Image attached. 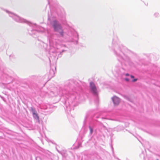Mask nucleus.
Masks as SVG:
<instances>
[{"label": "nucleus", "mask_w": 160, "mask_h": 160, "mask_svg": "<svg viewBox=\"0 0 160 160\" xmlns=\"http://www.w3.org/2000/svg\"><path fill=\"white\" fill-rule=\"evenodd\" d=\"M90 132L91 133H92L93 132V129L91 127H90Z\"/></svg>", "instance_id": "5"}, {"label": "nucleus", "mask_w": 160, "mask_h": 160, "mask_svg": "<svg viewBox=\"0 0 160 160\" xmlns=\"http://www.w3.org/2000/svg\"><path fill=\"white\" fill-rule=\"evenodd\" d=\"M131 77L132 78H134V76H133L132 75H131Z\"/></svg>", "instance_id": "7"}, {"label": "nucleus", "mask_w": 160, "mask_h": 160, "mask_svg": "<svg viewBox=\"0 0 160 160\" xmlns=\"http://www.w3.org/2000/svg\"><path fill=\"white\" fill-rule=\"evenodd\" d=\"M126 76H129V74H128L127 73V74H126Z\"/></svg>", "instance_id": "9"}, {"label": "nucleus", "mask_w": 160, "mask_h": 160, "mask_svg": "<svg viewBox=\"0 0 160 160\" xmlns=\"http://www.w3.org/2000/svg\"><path fill=\"white\" fill-rule=\"evenodd\" d=\"M137 79H134L133 80H132V82H135L137 81Z\"/></svg>", "instance_id": "6"}, {"label": "nucleus", "mask_w": 160, "mask_h": 160, "mask_svg": "<svg viewBox=\"0 0 160 160\" xmlns=\"http://www.w3.org/2000/svg\"><path fill=\"white\" fill-rule=\"evenodd\" d=\"M112 99L115 105H118L119 104L120 101L119 98L116 96H114L112 98Z\"/></svg>", "instance_id": "3"}, {"label": "nucleus", "mask_w": 160, "mask_h": 160, "mask_svg": "<svg viewBox=\"0 0 160 160\" xmlns=\"http://www.w3.org/2000/svg\"><path fill=\"white\" fill-rule=\"evenodd\" d=\"M53 27L54 31L58 32L61 35H63V31L62 28L60 24L57 21H55L53 22Z\"/></svg>", "instance_id": "1"}, {"label": "nucleus", "mask_w": 160, "mask_h": 160, "mask_svg": "<svg viewBox=\"0 0 160 160\" xmlns=\"http://www.w3.org/2000/svg\"><path fill=\"white\" fill-rule=\"evenodd\" d=\"M32 112L33 117L36 118L38 119H39V117L38 116V114L36 113V111L34 109H32Z\"/></svg>", "instance_id": "4"}, {"label": "nucleus", "mask_w": 160, "mask_h": 160, "mask_svg": "<svg viewBox=\"0 0 160 160\" xmlns=\"http://www.w3.org/2000/svg\"><path fill=\"white\" fill-rule=\"evenodd\" d=\"M125 80L127 81H129V79H128V78L125 79Z\"/></svg>", "instance_id": "8"}, {"label": "nucleus", "mask_w": 160, "mask_h": 160, "mask_svg": "<svg viewBox=\"0 0 160 160\" xmlns=\"http://www.w3.org/2000/svg\"><path fill=\"white\" fill-rule=\"evenodd\" d=\"M90 91L92 93L95 95L98 94V91L95 84L93 82H90Z\"/></svg>", "instance_id": "2"}, {"label": "nucleus", "mask_w": 160, "mask_h": 160, "mask_svg": "<svg viewBox=\"0 0 160 160\" xmlns=\"http://www.w3.org/2000/svg\"><path fill=\"white\" fill-rule=\"evenodd\" d=\"M157 160H158V159H157Z\"/></svg>", "instance_id": "10"}]
</instances>
